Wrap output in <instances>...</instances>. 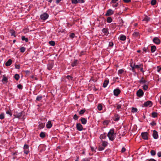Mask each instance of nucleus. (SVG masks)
Here are the masks:
<instances>
[{"label": "nucleus", "instance_id": "1", "mask_svg": "<svg viewBox=\"0 0 161 161\" xmlns=\"http://www.w3.org/2000/svg\"><path fill=\"white\" fill-rule=\"evenodd\" d=\"M114 132V129H112L110 130L107 134V136L110 140L112 141H113L115 138Z\"/></svg>", "mask_w": 161, "mask_h": 161}, {"label": "nucleus", "instance_id": "2", "mask_svg": "<svg viewBox=\"0 0 161 161\" xmlns=\"http://www.w3.org/2000/svg\"><path fill=\"white\" fill-rule=\"evenodd\" d=\"M148 134L147 132H142L141 133V136L143 139L145 140H148Z\"/></svg>", "mask_w": 161, "mask_h": 161}, {"label": "nucleus", "instance_id": "3", "mask_svg": "<svg viewBox=\"0 0 161 161\" xmlns=\"http://www.w3.org/2000/svg\"><path fill=\"white\" fill-rule=\"evenodd\" d=\"M29 146L25 144L24 146V153L26 154H27L29 153L30 151L29 149Z\"/></svg>", "mask_w": 161, "mask_h": 161}, {"label": "nucleus", "instance_id": "4", "mask_svg": "<svg viewBox=\"0 0 161 161\" xmlns=\"http://www.w3.org/2000/svg\"><path fill=\"white\" fill-rule=\"evenodd\" d=\"M48 17V15L46 13H44L40 16L41 19L43 20H45L47 19Z\"/></svg>", "mask_w": 161, "mask_h": 161}, {"label": "nucleus", "instance_id": "5", "mask_svg": "<svg viewBox=\"0 0 161 161\" xmlns=\"http://www.w3.org/2000/svg\"><path fill=\"white\" fill-rule=\"evenodd\" d=\"M8 77H6L5 75L3 76V79L2 81L3 84H6L8 82Z\"/></svg>", "mask_w": 161, "mask_h": 161}, {"label": "nucleus", "instance_id": "6", "mask_svg": "<svg viewBox=\"0 0 161 161\" xmlns=\"http://www.w3.org/2000/svg\"><path fill=\"white\" fill-rule=\"evenodd\" d=\"M153 42L156 44H159L160 43V40L157 37H155L153 39Z\"/></svg>", "mask_w": 161, "mask_h": 161}, {"label": "nucleus", "instance_id": "7", "mask_svg": "<svg viewBox=\"0 0 161 161\" xmlns=\"http://www.w3.org/2000/svg\"><path fill=\"white\" fill-rule=\"evenodd\" d=\"M143 105L144 107H150L152 105V103L151 101H147L145 102Z\"/></svg>", "mask_w": 161, "mask_h": 161}, {"label": "nucleus", "instance_id": "8", "mask_svg": "<svg viewBox=\"0 0 161 161\" xmlns=\"http://www.w3.org/2000/svg\"><path fill=\"white\" fill-rule=\"evenodd\" d=\"M136 94L138 97H141L143 96L144 93L142 89H140L137 91Z\"/></svg>", "mask_w": 161, "mask_h": 161}, {"label": "nucleus", "instance_id": "9", "mask_svg": "<svg viewBox=\"0 0 161 161\" xmlns=\"http://www.w3.org/2000/svg\"><path fill=\"white\" fill-rule=\"evenodd\" d=\"M76 128L79 131H81L83 130V127L82 125L80 123H77L76 124Z\"/></svg>", "mask_w": 161, "mask_h": 161}, {"label": "nucleus", "instance_id": "10", "mask_svg": "<svg viewBox=\"0 0 161 161\" xmlns=\"http://www.w3.org/2000/svg\"><path fill=\"white\" fill-rule=\"evenodd\" d=\"M121 91L119 89H116L114 91V95L115 96H118L120 93Z\"/></svg>", "mask_w": 161, "mask_h": 161}, {"label": "nucleus", "instance_id": "11", "mask_svg": "<svg viewBox=\"0 0 161 161\" xmlns=\"http://www.w3.org/2000/svg\"><path fill=\"white\" fill-rule=\"evenodd\" d=\"M23 112H20L19 113H17L15 114L14 115L15 118H18L19 119L22 116Z\"/></svg>", "mask_w": 161, "mask_h": 161}, {"label": "nucleus", "instance_id": "12", "mask_svg": "<svg viewBox=\"0 0 161 161\" xmlns=\"http://www.w3.org/2000/svg\"><path fill=\"white\" fill-rule=\"evenodd\" d=\"M113 11L111 9H109L107 10L106 13L105 14L106 16H109L113 14Z\"/></svg>", "mask_w": 161, "mask_h": 161}, {"label": "nucleus", "instance_id": "13", "mask_svg": "<svg viewBox=\"0 0 161 161\" xmlns=\"http://www.w3.org/2000/svg\"><path fill=\"white\" fill-rule=\"evenodd\" d=\"M102 31L104 33V35L107 36L108 34V29L107 28H103Z\"/></svg>", "mask_w": 161, "mask_h": 161}, {"label": "nucleus", "instance_id": "14", "mask_svg": "<svg viewBox=\"0 0 161 161\" xmlns=\"http://www.w3.org/2000/svg\"><path fill=\"white\" fill-rule=\"evenodd\" d=\"M153 137L155 139H157L158 138V132L155 130H154L153 131Z\"/></svg>", "mask_w": 161, "mask_h": 161}, {"label": "nucleus", "instance_id": "15", "mask_svg": "<svg viewBox=\"0 0 161 161\" xmlns=\"http://www.w3.org/2000/svg\"><path fill=\"white\" fill-rule=\"evenodd\" d=\"M53 66V64L52 63H49L47 65V68L49 70L52 69Z\"/></svg>", "mask_w": 161, "mask_h": 161}, {"label": "nucleus", "instance_id": "16", "mask_svg": "<svg viewBox=\"0 0 161 161\" xmlns=\"http://www.w3.org/2000/svg\"><path fill=\"white\" fill-rule=\"evenodd\" d=\"M12 63V60L11 59H9L6 63L5 65L8 66L11 65Z\"/></svg>", "mask_w": 161, "mask_h": 161}, {"label": "nucleus", "instance_id": "17", "mask_svg": "<svg viewBox=\"0 0 161 161\" xmlns=\"http://www.w3.org/2000/svg\"><path fill=\"white\" fill-rule=\"evenodd\" d=\"M106 137V133H104L103 134H102L100 135L99 138L101 140H102V139H105Z\"/></svg>", "mask_w": 161, "mask_h": 161}, {"label": "nucleus", "instance_id": "18", "mask_svg": "<svg viewBox=\"0 0 161 161\" xmlns=\"http://www.w3.org/2000/svg\"><path fill=\"white\" fill-rule=\"evenodd\" d=\"M52 125L51 123V121H48L46 125L47 128H50L52 127Z\"/></svg>", "mask_w": 161, "mask_h": 161}, {"label": "nucleus", "instance_id": "19", "mask_svg": "<svg viewBox=\"0 0 161 161\" xmlns=\"http://www.w3.org/2000/svg\"><path fill=\"white\" fill-rule=\"evenodd\" d=\"M147 80H145L143 77H142L139 80V83L142 84L145 83L147 82Z\"/></svg>", "mask_w": 161, "mask_h": 161}, {"label": "nucleus", "instance_id": "20", "mask_svg": "<svg viewBox=\"0 0 161 161\" xmlns=\"http://www.w3.org/2000/svg\"><path fill=\"white\" fill-rule=\"evenodd\" d=\"M78 60H75L71 64V65L72 67L76 66L78 63Z\"/></svg>", "mask_w": 161, "mask_h": 161}, {"label": "nucleus", "instance_id": "21", "mask_svg": "<svg viewBox=\"0 0 161 161\" xmlns=\"http://www.w3.org/2000/svg\"><path fill=\"white\" fill-rule=\"evenodd\" d=\"M108 82L109 81L108 80H105L103 84V87L104 88L106 87L107 86Z\"/></svg>", "mask_w": 161, "mask_h": 161}, {"label": "nucleus", "instance_id": "22", "mask_svg": "<svg viewBox=\"0 0 161 161\" xmlns=\"http://www.w3.org/2000/svg\"><path fill=\"white\" fill-rule=\"evenodd\" d=\"M80 120H81V123L83 125H85L86 123V122H87L86 119L85 118H81L80 119Z\"/></svg>", "mask_w": 161, "mask_h": 161}, {"label": "nucleus", "instance_id": "23", "mask_svg": "<svg viewBox=\"0 0 161 161\" xmlns=\"http://www.w3.org/2000/svg\"><path fill=\"white\" fill-rule=\"evenodd\" d=\"M134 64L136 69H139L141 67H143V64H140L139 65H135V63H134Z\"/></svg>", "mask_w": 161, "mask_h": 161}, {"label": "nucleus", "instance_id": "24", "mask_svg": "<svg viewBox=\"0 0 161 161\" xmlns=\"http://www.w3.org/2000/svg\"><path fill=\"white\" fill-rule=\"evenodd\" d=\"M126 36L123 35H121L119 37V39L121 41H124L126 40Z\"/></svg>", "mask_w": 161, "mask_h": 161}, {"label": "nucleus", "instance_id": "25", "mask_svg": "<svg viewBox=\"0 0 161 161\" xmlns=\"http://www.w3.org/2000/svg\"><path fill=\"white\" fill-rule=\"evenodd\" d=\"M97 109L98 110L101 111L103 109V105L101 104H98L97 107Z\"/></svg>", "mask_w": 161, "mask_h": 161}, {"label": "nucleus", "instance_id": "26", "mask_svg": "<svg viewBox=\"0 0 161 161\" xmlns=\"http://www.w3.org/2000/svg\"><path fill=\"white\" fill-rule=\"evenodd\" d=\"M6 113L9 115L10 116H12V111L10 109L6 110Z\"/></svg>", "mask_w": 161, "mask_h": 161}, {"label": "nucleus", "instance_id": "27", "mask_svg": "<svg viewBox=\"0 0 161 161\" xmlns=\"http://www.w3.org/2000/svg\"><path fill=\"white\" fill-rule=\"evenodd\" d=\"M10 32L11 34V35L12 36H13L14 37H16V36L15 35V31L13 30H11L10 31Z\"/></svg>", "mask_w": 161, "mask_h": 161}, {"label": "nucleus", "instance_id": "28", "mask_svg": "<svg viewBox=\"0 0 161 161\" xmlns=\"http://www.w3.org/2000/svg\"><path fill=\"white\" fill-rule=\"evenodd\" d=\"M130 66L132 68V71L134 72H135V69L136 68L135 67V66H134V64H133L132 62L131 63H130Z\"/></svg>", "mask_w": 161, "mask_h": 161}, {"label": "nucleus", "instance_id": "29", "mask_svg": "<svg viewBox=\"0 0 161 161\" xmlns=\"http://www.w3.org/2000/svg\"><path fill=\"white\" fill-rule=\"evenodd\" d=\"M156 50V47L155 46H152L151 47V50L152 52H154Z\"/></svg>", "mask_w": 161, "mask_h": 161}, {"label": "nucleus", "instance_id": "30", "mask_svg": "<svg viewBox=\"0 0 161 161\" xmlns=\"http://www.w3.org/2000/svg\"><path fill=\"white\" fill-rule=\"evenodd\" d=\"M108 143L106 141H103L102 143V146L105 148L108 145Z\"/></svg>", "mask_w": 161, "mask_h": 161}, {"label": "nucleus", "instance_id": "31", "mask_svg": "<svg viewBox=\"0 0 161 161\" xmlns=\"http://www.w3.org/2000/svg\"><path fill=\"white\" fill-rule=\"evenodd\" d=\"M40 136L41 138H44L45 136V133L44 132H42L40 134Z\"/></svg>", "mask_w": 161, "mask_h": 161}, {"label": "nucleus", "instance_id": "32", "mask_svg": "<svg viewBox=\"0 0 161 161\" xmlns=\"http://www.w3.org/2000/svg\"><path fill=\"white\" fill-rule=\"evenodd\" d=\"M21 39L22 41H25L26 42H27L28 41V39L27 38H25V36H22L21 37Z\"/></svg>", "mask_w": 161, "mask_h": 161}, {"label": "nucleus", "instance_id": "33", "mask_svg": "<svg viewBox=\"0 0 161 161\" xmlns=\"http://www.w3.org/2000/svg\"><path fill=\"white\" fill-rule=\"evenodd\" d=\"M45 125V124L44 123H41L39 125V128L40 129H42L44 127Z\"/></svg>", "mask_w": 161, "mask_h": 161}, {"label": "nucleus", "instance_id": "34", "mask_svg": "<svg viewBox=\"0 0 161 161\" xmlns=\"http://www.w3.org/2000/svg\"><path fill=\"white\" fill-rule=\"evenodd\" d=\"M42 96H38L36 98V102H37V101H39L42 99Z\"/></svg>", "mask_w": 161, "mask_h": 161}, {"label": "nucleus", "instance_id": "35", "mask_svg": "<svg viewBox=\"0 0 161 161\" xmlns=\"http://www.w3.org/2000/svg\"><path fill=\"white\" fill-rule=\"evenodd\" d=\"M112 21V19L111 17H108L107 18V21L108 23H111Z\"/></svg>", "mask_w": 161, "mask_h": 161}, {"label": "nucleus", "instance_id": "36", "mask_svg": "<svg viewBox=\"0 0 161 161\" xmlns=\"http://www.w3.org/2000/svg\"><path fill=\"white\" fill-rule=\"evenodd\" d=\"M14 78L16 80H18L19 78V74H16L15 75Z\"/></svg>", "mask_w": 161, "mask_h": 161}, {"label": "nucleus", "instance_id": "37", "mask_svg": "<svg viewBox=\"0 0 161 161\" xmlns=\"http://www.w3.org/2000/svg\"><path fill=\"white\" fill-rule=\"evenodd\" d=\"M105 147L103 146H99L98 147V150L99 151H102L104 150Z\"/></svg>", "mask_w": 161, "mask_h": 161}, {"label": "nucleus", "instance_id": "38", "mask_svg": "<svg viewBox=\"0 0 161 161\" xmlns=\"http://www.w3.org/2000/svg\"><path fill=\"white\" fill-rule=\"evenodd\" d=\"M152 115L153 118L156 117L157 116V113L155 112H153L152 113Z\"/></svg>", "mask_w": 161, "mask_h": 161}, {"label": "nucleus", "instance_id": "39", "mask_svg": "<svg viewBox=\"0 0 161 161\" xmlns=\"http://www.w3.org/2000/svg\"><path fill=\"white\" fill-rule=\"evenodd\" d=\"M25 48L24 47H22L20 49V50L21 52L24 53L25 50Z\"/></svg>", "mask_w": 161, "mask_h": 161}, {"label": "nucleus", "instance_id": "40", "mask_svg": "<svg viewBox=\"0 0 161 161\" xmlns=\"http://www.w3.org/2000/svg\"><path fill=\"white\" fill-rule=\"evenodd\" d=\"M50 45L52 46H54L55 45V42L54 41H50L49 42Z\"/></svg>", "mask_w": 161, "mask_h": 161}, {"label": "nucleus", "instance_id": "41", "mask_svg": "<svg viewBox=\"0 0 161 161\" xmlns=\"http://www.w3.org/2000/svg\"><path fill=\"white\" fill-rule=\"evenodd\" d=\"M86 111V110L85 109H82L79 112V114L80 115L83 114Z\"/></svg>", "mask_w": 161, "mask_h": 161}, {"label": "nucleus", "instance_id": "42", "mask_svg": "<svg viewBox=\"0 0 161 161\" xmlns=\"http://www.w3.org/2000/svg\"><path fill=\"white\" fill-rule=\"evenodd\" d=\"M137 111V109L136 108H132L131 110V112L132 113L136 112Z\"/></svg>", "mask_w": 161, "mask_h": 161}, {"label": "nucleus", "instance_id": "43", "mask_svg": "<svg viewBox=\"0 0 161 161\" xmlns=\"http://www.w3.org/2000/svg\"><path fill=\"white\" fill-rule=\"evenodd\" d=\"M148 88V86L147 85H144L143 86V89L144 90H147Z\"/></svg>", "mask_w": 161, "mask_h": 161}, {"label": "nucleus", "instance_id": "44", "mask_svg": "<svg viewBox=\"0 0 161 161\" xmlns=\"http://www.w3.org/2000/svg\"><path fill=\"white\" fill-rule=\"evenodd\" d=\"M150 153L152 156H154L156 154V152L154 150H152L150 152Z\"/></svg>", "mask_w": 161, "mask_h": 161}, {"label": "nucleus", "instance_id": "45", "mask_svg": "<svg viewBox=\"0 0 161 161\" xmlns=\"http://www.w3.org/2000/svg\"><path fill=\"white\" fill-rule=\"evenodd\" d=\"M4 118V115L3 113H2L0 114V119H2Z\"/></svg>", "mask_w": 161, "mask_h": 161}, {"label": "nucleus", "instance_id": "46", "mask_svg": "<svg viewBox=\"0 0 161 161\" xmlns=\"http://www.w3.org/2000/svg\"><path fill=\"white\" fill-rule=\"evenodd\" d=\"M75 34L73 33H71L69 35V36L72 39L74 38L75 37Z\"/></svg>", "mask_w": 161, "mask_h": 161}, {"label": "nucleus", "instance_id": "47", "mask_svg": "<svg viewBox=\"0 0 161 161\" xmlns=\"http://www.w3.org/2000/svg\"><path fill=\"white\" fill-rule=\"evenodd\" d=\"M156 3V0H152L151 1V4L152 5H155Z\"/></svg>", "mask_w": 161, "mask_h": 161}, {"label": "nucleus", "instance_id": "48", "mask_svg": "<svg viewBox=\"0 0 161 161\" xmlns=\"http://www.w3.org/2000/svg\"><path fill=\"white\" fill-rule=\"evenodd\" d=\"M72 3L75 4H76L78 3V0H71Z\"/></svg>", "mask_w": 161, "mask_h": 161}, {"label": "nucleus", "instance_id": "49", "mask_svg": "<svg viewBox=\"0 0 161 161\" xmlns=\"http://www.w3.org/2000/svg\"><path fill=\"white\" fill-rule=\"evenodd\" d=\"M78 118L79 117L76 114L74 115L73 117V119L75 120H77L78 119Z\"/></svg>", "mask_w": 161, "mask_h": 161}, {"label": "nucleus", "instance_id": "50", "mask_svg": "<svg viewBox=\"0 0 161 161\" xmlns=\"http://www.w3.org/2000/svg\"><path fill=\"white\" fill-rule=\"evenodd\" d=\"M124 72V70L123 69H119L118 71V74H122Z\"/></svg>", "mask_w": 161, "mask_h": 161}, {"label": "nucleus", "instance_id": "51", "mask_svg": "<svg viewBox=\"0 0 161 161\" xmlns=\"http://www.w3.org/2000/svg\"><path fill=\"white\" fill-rule=\"evenodd\" d=\"M17 87L19 89H22V88H23V86H22L21 84H19L18 85Z\"/></svg>", "mask_w": 161, "mask_h": 161}, {"label": "nucleus", "instance_id": "52", "mask_svg": "<svg viewBox=\"0 0 161 161\" xmlns=\"http://www.w3.org/2000/svg\"><path fill=\"white\" fill-rule=\"evenodd\" d=\"M150 125H151L152 126H155V125H156V123L155 121H153L151 123Z\"/></svg>", "mask_w": 161, "mask_h": 161}, {"label": "nucleus", "instance_id": "53", "mask_svg": "<svg viewBox=\"0 0 161 161\" xmlns=\"http://www.w3.org/2000/svg\"><path fill=\"white\" fill-rule=\"evenodd\" d=\"M133 35L134 36H138L139 35V33L137 32H134L133 33Z\"/></svg>", "mask_w": 161, "mask_h": 161}, {"label": "nucleus", "instance_id": "54", "mask_svg": "<svg viewBox=\"0 0 161 161\" xmlns=\"http://www.w3.org/2000/svg\"><path fill=\"white\" fill-rule=\"evenodd\" d=\"M103 124L104 125H107L108 124V121L105 120L103 121Z\"/></svg>", "mask_w": 161, "mask_h": 161}, {"label": "nucleus", "instance_id": "55", "mask_svg": "<svg viewBox=\"0 0 161 161\" xmlns=\"http://www.w3.org/2000/svg\"><path fill=\"white\" fill-rule=\"evenodd\" d=\"M121 105L120 104H117V109H119L121 108Z\"/></svg>", "mask_w": 161, "mask_h": 161}, {"label": "nucleus", "instance_id": "56", "mask_svg": "<svg viewBox=\"0 0 161 161\" xmlns=\"http://www.w3.org/2000/svg\"><path fill=\"white\" fill-rule=\"evenodd\" d=\"M15 68L17 69H19L20 68V65L19 64H15Z\"/></svg>", "mask_w": 161, "mask_h": 161}, {"label": "nucleus", "instance_id": "57", "mask_svg": "<svg viewBox=\"0 0 161 161\" xmlns=\"http://www.w3.org/2000/svg\"><path fill=\"white\" fill-rule=\"evenodd\" d=\"M147 161H157L155 160L153 158L148 159L147 160Z\"/></svg>", "mask_w": 161, "mask_h": 161}, {"label": "nucleus", "instance_id": "58", "mask_svg": "<svg viewBox=\"0 0 161 161\" xmlns=\"http://www.w3.org/2000/svg\"><path fill=\"white\" fill-rule=\"evenodd\" d=\"M123 1L125 3H129L131 2V0H123Z\"/></svg>", "mask_w": 161, "mask_h": 161}, {"label": "nucleus", "instance_id": "59", "mask_svg": "<svg viewBox=\"0 0 161 161\" xmlns=\"http://www.w3.org/2000/svg\"><path fill=\"white\" fill-rule=\"evenodd\" d=\"M125 151H126V149L125 148V147H122V150H121V152L122 153H124L125 152Z\"/></svg>", "mask_w": 161, "mask_h": 161}, {"label": "nucleus", "instance_id": "60", "mask_svg": "<svg viewBox=\"0 0 161 161\" xmlns=\"http://www.w3.org/2000/svg\"><path fill=\"white\" fill-rule=\"evenodd\" d=\"M78 3H83L85 1L84 0H78Z\"/></svg>", "mask_w": 161, "mask_h": 161}, {"label": "nucleus", "instance_id": "61", "mask_svg": "<svg viewBox=\"0 0 161 161\" xmlns=\"http://www.w3.org/2000/svg\"><path fill=\"white\" fill-rule=\"evenodd\" d=\"M114 45V43L112 42H109V45L110 46L112 47Z\"/></svg>", "mask_w": 161, "mask_h": 161}, {"label": "nucleus", "instance_id": "62", "mask_svg": "<svg viewBox=\"0 0 161 161\" xmlns=\"http://www.w3.org/2000/svg\"><path fill=\"white\" fill-rule=\"evenodd\" d=\"M157 155H158V156L159 157H161V152H158V153H157Z\"/></svg>", "mask_w": 161, "mask_h": 161}, {"label": "nucleus", "instance_id": "63", "mask_svg": "<svg viewBox=\"0 0 161 161\" xmlns=\"http://www.w3.org/2000/svg\"><path fill=\"white\" fill-rule=\"evenodd\" d=\"M84 54H85V52H83V51L81 52L79 55V56H81L83 55Z\"/></svg>", "mask_w": 161, "mask_h": 161}, {"label": "nucleus", "instance_id": "64", "mask_svg": "<svg viewBox=\"0 0 161 161\" xmlns=\"http://www.w3.org/2000/svg\"><path fill=\"white\" fill-rule=\"evenodd\" d=\"M147 48L146 47H144L143 49V51L145 53H146L147 52Z\"/></svg>", "mask_w": 161, "mask_h": 161}]
</instances>
